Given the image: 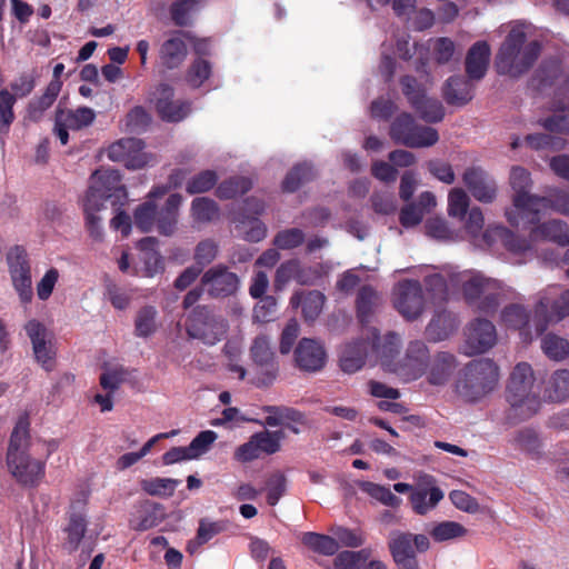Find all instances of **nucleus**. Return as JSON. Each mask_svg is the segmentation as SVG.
<instances>
[{"mask_svg":"<svg viewBox=\"0 0 569 569\" xmlns=\"http://www.w3.org/2000/svg\"><path fill=\"white\" fill-rule=\"evenodd\" d=\"M58 449V441L48 440L30 445L29 420L21 417L10 437L7 468L21 486L34 488L46 476L47 459Z\"/></svg>","mask_w":569,"mask_h":569,"instance_id":"obj_1","label":"nucleus"},{"mask_svg":"<svg viewBox=\"0 0 569 569\" xmlns=\"http://www.w3.org/2000/svg\"><path fill=\"white\" fill-rule=\"evenodd\" d=\"M108 199L113 206H124L129 201L119 171L100 168L90 176L89 187L82 200L87 228L97 240H101L103 236L102 217L99 212L106 210Z\"/></svg>","mask_w":569,"mask_h":569,"instance_id":"obj_2","label":"nucleus"},{"mask_svg":"<svg viewBox=\"0 0 569 569\" xmlns=\"http://www.w3.org/2000/svg\"><path fill=\"white\" fill-rule=\"evenodd\" d=\"M519 28H512L501 43L496 56L495 68L498 74L518 78L526 73L541 53V43L532 40Z\"/></svg>","mask_w":569,"mask_h":569,"instance_id":"obj_3","label":"nucleus"},{"mask_svg":"<svg viewBox=\"0 0 569 569\" xmlns=\"http://www.w3.org/2000/svg\"><path fill=\"white\" fill-rule=\"evenodd\" d=\"M499 380V368L487 358L469 362L456 383L457 393L466 401L476 402L490 393Z\"/></svg>","mask_w":569,"mask_h":569,"instance_id":"obj_4","label":"nucleus"},{"mask_svg":"<svg viewBox=\"0 0 569 569\" xmlns=\"http://www.w3.org/2000/svg\"><path fill=\"white\" fill-rule=\"evenodd\" d=\"M535 377L531 366L518 363L509 379L506 399L515 411V416L525 420L536 415L540 408V398L531 391Z\"/></svg>","mask_w":569,"mask_h":569,"instance_id":"obj_5","label":"nucleus"},{"mask_svg":"<svg viewBox=\"0 0 569 569\" xmlns=\"http://www.w3.org/2000/svg\"><path fill=\"white\" fill-rule=\"evenodd\" d=\"M510 186L515 191L512 198L515 210L506 211L508 222L516 228L520 227V219H526L528 223H537L540 220L537 208L540 196L529 193L531 178L528 170L513 167L510 172Z\"/></svg>","mask_w":569,"mask_h":569,"instance_id":"obj_6","label":"nucleus"},{"mask_svg":"<svg viewBox=\"0 0 569 569\" xmlns=\"http://www.w3.org/2000/svg\"><path fill=\"white\" fill-rule=\"evenodd\" d=\"M569 316V289L557 286L540 291L533 308V326L538 336L542 335L550 323H556Z\"/></svg>","mask_w":569,"mask_h":569,"instance_id":"obj_7","label":"nucleus"},{"mask_svg":"<svg viewBox=\"0 0 569 569\" xmlns=\"http://www.w3.org/2000/svg\"><path fill=\"white\" fill-rule=\"evenodd\" d=\"M395 143L408 148H426L436 144L439 133L435 128L418 124L408 112L396 117L389 132Z\"/></svg>","mask_w":569,"mask_h":569,"instance_id":"obj_8","label":"nucleus"},{"mask_svg":"<svg viewBox=\"0 0 569 569\" xmlns=\"http://www.w3.org/2000/svg\"><path fill=\"white\" fill-rule=\"evenodd\" d=\"M400 84L403 96L420 119L428 123H437L445 118V108L441 101L428 97L425 87L413 76H402Z\"/></svg>","mask_w":569,"mask_h":569,"instance_id":"obj_9","label":"nucleus"},{"mask_svg":"<svg viewBox=\"0 0 569 569\" xmlns=\"http://www.w3.org/2000/svg\"><path fill=\"white\" fill-rule=\"evenodd\" d=\"M389 551L399 569H419L416 551L426 552L430 541L425 535L393 531L388 542Z\"/></svg>","mask_w":569,"mask_h":569,"instance_id":"obj_10","label":"nucleus"},{"mask_svg":"<svg viewBox=\"0 0 569 569\" xmlns=\"http://www.w3.org/2000/svg\"><path fill=\"white\" fill-rule=\"evenodd\" d=\"M186 330L189 337L211 346L223 338L227 323L223 319L217 318L209 307L197 306L188 317Z\"/></svg>","mask_w":569,"mask_h":569,"instance_id":"obj_11","label":"nucleus"},{"mask_svg":"<svg viewBox=\"0 0 569 569\" xmlns=\"http://www.w3.org/2000/svg\"><path fill=\"white\" fill-rule=\"evenodd\" d=\"M250 357L256 367V386H271L278 377L279 366L267 336L260 335L253 339L250 347Z\"/></svg>","mask_w":569,"mask_h":569,"instance_id":"obj_12","label":"nucleus"},{"mask_svg":"<svg viewBox=\"0 0 569 569\" xmlns=\"http://www.w3.org/2000/svg\"><path fill=\"white\" fill-rule=\"evenodd\" d=\"M393 305L398 312L407 320L419 318L425 308V296L418 280L405 279L393 289Z\"/></svg>","mask_w":569,"mask_h":569,"instance_id":"obj_13","label":"nucleus"},{"mask_svg":"<svg viewBox=\"0 0 569 569\" xmlns=\"http://www.w3.org/2000/svg\"><path fill=\"white\" fill-rule=\"evenodd\" d=\"M12 284L22 303L28 305L33 297L31 270L26 251L19 247L11 249L7 256Z\"/></svg>","mask_w":569,"mask_h":569,"instance_id":"obj_14","label":"nucleus"},{"mask_svg":"<svg viewBox=\"0 0 569 569\" xmlns=\"http://www.w3.org/2000/svg\"><path fill=\"white\" fill-rule=\"evenodd\" d=\"M239 282V277L221 263L209 268L201 277V286L208 296L214 299L234 295Z\"/></svg>","mask_w":569,"mask_h":569,"instance_id":"obj_15","label":"nucleus"},{"mask_svg":"<svg viewBox=\"0 0 569 569\" xmlns=\"http://www.w3.org/2000/svg\"><path fill=\"white\" fill-rule=\"evenodd\" d=\"M96 111L89 107L77 109H58L53 131L62 144L69 141L68 130H81L93 123Z\"/></svg>","mask_w":569,"mask_h":569,"instance_id":"obj_16","label":"nucleus"},{"mask_svg":"<svg viewBox=\"0 0 569 569\" xmlns=\"http://www.w3.org/2000/svg\"><path fill=\"white\" fill-rule=\"evenodd\" d=\"M153 96L157 112L163 121L180 122L191 112V102L187 100L174 101V90L169 84H160Z\"/></svg>","mask_w":569,"mask_h":569,"instance_id":"obj_17","label":"nucleus"},{"mask_svg":"<svg viewBox=\"0 0 569 569\" xmlns=\"http://www.w3.org/2000/svg\"><path fill=\"white\" fill-rule=\"evenodd\" d=\"M429 350L423 341L415 340L408 345L403 359L395 368V372L406 380L420 378L427 369Z\"/></svg>","mask_w":569,"mask_h":569,"instance_id":"obj_18","label":"nucleus"},{"mask_svg":"<svg viewBox=\"0 0 569 569\" xmlns=\"http://www.w3.org/2000/svg\"><path fill=\"white\" fill-rule=\"evenodd\" d=\"M327 353L323 346L310 338H302L295 349L296 366L306 372L320 371L326 365Z\"/></svg>","mask_w":569,"mask_h":569,"instance_id":"obj_19","label":"nucleus"},{"mask_svg":"<svg viewBox=\"0 0 569 569\" xmlns=\"http://www.w3.org/2000/svg\"><path fill=\"white\" fill-rule=\"evenodd\" d=\"M106 153L109 160L121 162L127 169L136 170L142 167V144L139 139H120L111 143Z\"/></svg>","mask_w":569,"mask_h":569,"instance_id":"obj_20","label":"nucleus"},{"mask_svg":"<svg viewBox=\"0 0 569 569\" xmlns=\"http://www.w3.org/2000/svg\"><path fill=\"white\" fill-rule=\"evenodd\" d=\"M462 181L478 201L490 203L495 200L496 182L482 168L470 167L466 169Z\"/></svg>","mask_w":569,"mask_h":569,"instance_id":"obj_21","label":"nucleus"},{"mask_svg":"<svg viewBox=\"0 0 569 569\" xmlns=\"http://www.w3.org/2000/svg\"><path fill=\"white\" fill-rule=\"evenodd\" d=\"M497 332L493 323L487 319H476L468 328L467 346L471 353H483L495 346Z\"/></svg>","mask_w":569,"mask_h":569,"instance_id":"obj_22","label":"nucleus"},{"mask_svg":"<svg viewBox=\"0 0 569 569\" xmlns=\"http://www.w3.org/2000/svg\"><path fill=\"white\" fill-rule=\"evenodd\" d=\"M491 49L487 41L475 42L467 51L465 71L470 80H482L490 64Z\"/></svg>","mask_w":569,"mask_h":569,"instance_id":"obj_23","label":"nucleus"},{"mask_svg":"<svg viewBox=\"0 0 569 569\" xmlns=\"http://www.w3.org/2000/svg\"><path fill=\"white\" fill-rule=\"evenodd\" d=\"M473 80L468 77L455 74L449 77L442 87V97L449 106L463 107L475 96Z\"/></svg>","mask_w":569,"mask_h":569,"instance_id":"obj_24","label":"nucleus"},{"mask_svg":"<svg viewBox=\"0 0 569 569\" xmlns=\"http://www.w3.org/2000/svg\"><path fill=\"white\" fill-rule=\"evenodd\" d=\"M521 224L526 227L535 226L530 231V238L532 240H547L555 242L559 246H568L569 244V227L568 224L558 219H552L542 223H528L526 219L521 220Z\"/></svg>","mask_w":569,"mask_h":569,"instance_id":"obj_25","label":"nucleus"},{"mask_svg":"<svg viewBox=\"0 0 569 569\" xmlns=\"http://www.w3.org/2000/svg\"><path fill=\"white\" fill-rule=\"evenodd\" d=\"M192 40L193 38L182 31H176L167 39L160 48L161 63L168 69L180 67L187 58L188 49L183 38Z\"/></svg>","mask_w":569,"mask_h":569,"instance_id":"obj_26","label":"nucleus"},{"mask_svg":"<svg viewBox=\"0 0 569 569\" xmlns=\"http://www.w3.org/2000/svg\"><path fill=\"white\" fill-rule=\"evenodd\" d=\"M182 202V197L179 193H172L166 200L164 206L160 211L156 210L153 218L150 220L148 228L151 230V224L156 221L157 230L162 236H171L176 230L178 222V211Z\"/></svg>","mask_w":569,"mask_h":569,"instance_id":"obj_27","label":"nucleus"},{"mask_svg":"<svg viewBox=\"0 0 569 569\" xmlns=\"http://www.w3.org/2000/svg\"><path fill=\"white\" fill-rule=\"evenodd\" d=\"M62 88L61 81H50L44 92L33 98L27 108L26 119L32 122L40 121L44 112L54 103Z\"/></svg>","mask_w":569,"mask_h":569,"instance_id":"obj_28","label":"nucleus"},{"mask_svg":"<svg viewBox=\"0 0 569 569\" xmlns=\"http://www.w3.org/2000/svg\"><path fill=\"white\" fill-rule=\"evenodd\" d=\"M369 342L365 339H358L348 343L340 357V367L347 373H353L360 370L368 356Z\"/></svg>","mask_w":569,"mask_h":569,"instance_id":"obj_29","label":"nucleus"},{"mask_svg":"<svg viewBox=\"0 0 569 569\" xmlns=\"http://www.w3.org/2000/svg\"><path fill=\"white\" fill-rule=\"evenodd\" d=\"M456 358L449 352L437 353L430 365L428 382L432 386L445 385L456 369Z\"/></svg>","mask_w":569,"mask_h":569,"instance_id":"obj_30","label":"nucleus"},{"mask_svg":"<svg viewBox=\"0 0 569 569\" xmlns=\"http://www.w3.org/2000/svg\"><path fill=\"white\" fill-rule=\"evenodd\" d=\"M501 319L508 328L519 330L525 341L531 340L530 315L523 306L512 303L505 307Z\"/></svg>","mask_w":569,"mask_h":569,"instance_id":"obj_31","label":"nucleus"},{"mask_svg":"<svg viewBox=\"0 0 569 569\" xmlns=\"http://www.w3.org/2000/svg\"><path fill=\"white\" fill-rule=\"evenodd\" d=\"M537 208L539 212L541 210H551L569 217V191L560 188L549 189L546 196L539 197Z\"/></svg>","mask_w":569,"mask_h":569,"instance_id":"obj_32","label":"nucleus"},{"mask_svg":"<svg viewBox=\"0 0 569 569\" xmlns=\"http://www.w3.org/2000/svg\"><path fill=\"white\" fill-rule=\"evenodd\" d=\"M443 498V492L438 487H432L429 490L412 491L409 500L413 511L417 515L423 516L429 510L433 509Z\"/></svg>","mask_w":569,"mask_h":569,"instance_id":"obj_33","label":"nucleus"},{"mask_svg":"<svg viewBox=\"0 0 569 569\" xmlns=\"http://www.w3.org/2000/svg\"><path fill=\"white\" fill-rule=\"evenodd\" d=\"M378 299L377 291L371 286H362L357 295L356 311L357 318L362 326H367L375 312Z\"/></svg>","mask_w":569,"mask_h":569,"instance_id":"obj_34","label":"nucleus"},{"mask_svg":"<svg viewBox=\"0 0 569 569\" xmlns=\"http://www.w3.org/2000/svg\"><path fill=\"white\" fill-rule=\"evenodd\" d=\"M545 397L552 402H561L569 398V370H556L545 389Z\"/></svg>","mask_w":569,"mask_h":569,"instance_id":"obj_35","label":"nucleus"},{"mask_svg":"<svg viewBox=\"0 0 569 569\" xmlns=\"http://www.w3.org/2000/svg\"><path fill=\"white\" fill-rule=\"evenodd\" d=\"M251 188V179L243 176H233L218 184L216 196L221 200H230L246 194Z\"/></svg>","mask_w":569,"mask_h":569,"instance_id":"obj_36","label":"nucleus"},{"mask_svg":"<svg viewBox=\"0 0 569 569\" xmlns=\"http://www.w3.org/2000/svg\"><path fill=\"white\" fill-rule=\"evenodd\" d=\"M315 177L316 172L310 163H298L284 177L282 190L286 192H295L302 184L313 180Z\"/></svg>","mask_w":569,"mask_h":569,"instance_id":"obj_37","label":"nucleus"},{"mask_svg":"<svg viewBox=\"0 0 569 569\" xmlns=\"http://www.w3.org/2000/svg\"><path fill=\"white\" fill-rule=\"evenodd\" d=\"M301 542L312 551L323 556H333L339 549V543L335 538L311 531L302 535Z\"/></svg>","mask_w":569,"mask_h":569,"instance_id":"obj_38","label":"nucleus"},{"mask_svg":"<svg viewBox=\"0 0 569 569\" xmlns=\"http://www.w3.org/2000/svg\"><path fill=\"white\" fill-rule=\"evenodd\" d=\"M296 299L301 303L302 316L307 321H313L321 312L326 297L318 290L302 293L300 297L293 296L291 303L295 305Z\"/></svg>","mask_w":569,"mask_h":569,"instance_id":"obj_39","label":"nucleus"},{"mask_svg":"<svg viewBox=\"0 0 569 569\" xmlns=\"http://www.w3.org/2000/svg\"><path fill=\"white\" fill-rule=\"evenodd\" d=\"M251 437L257 446L260 456H270L280 450L281 441L284 439L286 435L282 430H262L253 433Z\"/></svg>","mask_w":569,"mask_h":569,"instance_id":"obj_40","label":"nucleus"},{"mask_svg":"<svg viewBox=\"0 0 569 569\" xmlns=\"http://www.w3.org/2000/svg\"><path fill=\"white\" fill-rule=\"evenodd\" d=\"M144 277H153L164 271V258L154 249L158 240L154 237H144Z\"/></svg>","mask_w":569,"mask_h":569,"instance_id":"obj_41","label":"nucleus"},{"mask_svg":"<svg viewBox=\"0 0 569 569\" xmlns=\"http://www.w3.org/2000/svg\"><path fill=\"white\" fill-rule=\"evenodd\" d=\"M202 6V0H177L170 6V16L178 27L191 24V14Z\"/></svg>","mask_w":569,"mask_h":569,"instance_id":"obj_42","label":"nucleus"},{"mask_svg":"<svg viewBox=\"0 0 569 569\" xmlns=\"http://www.w3.org/2000/svg\"><path fill=\"white\" fill-rule=\"evenodd\" d=\"M212 74V63L208 59L194 58L186 72L187 83L200 88Z\"/></svg>","mask_w":569,"mask_h":569,"instance_id":"obj_43","label":"nucleus"},{"mask_svg":"<svg viewBox=\"0 0 569 569\" xmlns=\"http://www.w3.org/2000/svg\"><path fill=\"white\" fill-rule=\"evenodd\" d=\"M218 203L207 197L194 198L191 202V214L198 222H211L219 217Z\"/></svg>","mask_w":569,"mask_h":569,"instance_id":"obj_44","label":"nucleus"},{"mask_svg":"<svg viewBox=\"0 0 569 569\" xmlns=\"http://www.w3.org/2000/svg\"><path fill=\"white\" fill-rule=\"evenodd\" d=\"M541 349L549 359L561 361L569 356V341L555 333H547L541 340Z\"/></svg>","mask_w":569,"mask_h":569,"instance_id":"obj_45","label":"nucleus"},{"mask_svg":"<svg viewBox=\"0 0 569 569\" xmlns=\"http://www.w3.org/2000/svg\"><path fill=\"white\" fill-rule=\"evenodd\" d=\"M361 490L372 499L390 508H398L402 502L401 498L391 492L388 487L379 483L365 481L361 485Z\"/></svg>","mask_w":569,"mask_h":569,"instance_id":"obj_46","label":"nucleus"},{"mask_svg":"<svg viewBox=\"0 0 569 569\" xmlns=\"http://www.w3.org/2000/svg\"><path fill=\"white\" fill-rule=\"evenodd\" d=\"M218 180L219 177L214 170H202L188 180L186 191L189 194L208 192L217 184Z\"/></svg>","mask_w":569,"mask_h":569,"instance_id":"obj_47","label":"nucleus"},{"mask_svg":"<svg viewBox=\"0 0 569 569\" xmlns=\"http://www.w3.org/2000/svg\"><path fill=\"white\" fill-rule=\"evenodd\" d=\"M371 550L368 548L358 551L345 550L337 553L333 566L336 569H360L369 559Z\"/></svg>","mask_w":569,"mask_h":569,"instance_id":"obj_48","label":"nucleus"},{"mask_svg":"<svg viewBox=\"0 0 569 569\" xmlns=\"http://www.w3.org/2000/svg\"><path fill=\"white\" fill-rule=\"evenodd\" d=\"M234 221L238 223V227H249L248 230L244 231V239L250 242H259L267 234L266 224L257 217H249L244 213H238L234 217Z\"/></svg>","mask_w":569,"mask_h":569,"instance_id":"obj_49","label":"nucleus"},{"mask_svg":"<svg viewBox=\"0 0 569 569\" xmlns=\"http://www.w3.org/2000/svg\"><path fill=\"white\" fill-rule=\"evenodd\" d=\"M493 283L477 274L463 282L462 292L466 301L469 305H476V302L489 290L492 289Z\"/></svg>","mask_w":569,"mask_h":569,"instance_id":"obj_50","label":"nucleus"},{"mask_svg":"<svg viewBox=\"0 0 569 569\" xmlns=\"http://www.w3.org/2000/svg\"><path fill=\"white\" fill-rule=\"evenodd\" d=\"M561 73V64L556 59L543 61L536 70L533 80L540 88L551 87Z\"/></svg>","mask_w":569,"mask_h":569,"instance_id":"obj_51","label":"nucleus"},{"mask_svg":"<svg viewBox=\"0 0 569 569\" xmlns=\"http://www.w3.org/2000/svg\"><path fill=\"white\" fill-rule=\"evenodd\" d=\"M306 239L305 232L299 228H289L277 232L273 246L280 250H292L300 247Z\"/></svg>","mask_w":569,"mask_h":569,"instance_id":"obj_52","label":"nucleus"},{"mask_svg":"<svg viewBox=\"0 0 569 569\" xmlns=\"http://www.w3.org/2000/svg\"><path fill=\"white\" fill-rule=\"evenodd\" d=\"M32 351L37 362L47 371L54 367L57 348L54 337L32 346Z\"/></svg>","mask_w":569,"mask_h":569,"instance_id":"obj_53","label":"nucleus"},{"mask_svg":"<svg viewBox=\"0 0 569 569\" xmlns=\"http://www.w3.org/2000/svg\"><path fill=\"white\" fill-rule=\"evenodd\" d=\"M467 529L456 521H442L436 525L430 531V536L437 542H442L463 537Z\"/></svg>","mask_w":569,"mask_h":569,"instance_id":"obj_54","label":"nucleus"},{"mask_svg":"<svg viewBox=\"0 0 569 569\" xmlns=\"http://www.w3.org/2000/svg\"><path fill=\"white\" fill-rule=\"evenodd\" d=\"M16 103L14 96L8 90L0 91V134H7L9 128L14 120L13 106Z\"/></svg>","mask_w":569,"mask_h":569,"instance_id":"obj_55","label":"nucleus"},{"mask_svg":"<svg viewBox=\"0 0 569 569\" xmlns=\"http://www.w3.org/2000/svg\"><path fill=\"white\" fill-rule=\"evenodd\" d=\"M228 523L224 520L209 521L201 519L197 530L194 542L198 546L204 545L210 541L217 535L227 530Z\"/></svg>","mask_w":569,"mask_h":569,"instance_id":"obj_56","label":"nucleus"},{"mask_svg":"<svg viewBox=\"0 0 569 569\" xmlns=\"http://www.w3.org/2000/svg\"><path fill=\"white\" fill-rule=\"evenodd\" d=\"M180 480L171 478H152L144 480V492L151 496L171 497Z\"/></svg>","mask_w":569,"mask_h":569,"instance_id":"obj_57","label":"nucleus"},{"mask_svg":"<svg viewBox=\"0 0 569 569\" xmlns=\"http://www.w3.org/2000/svg\"><path fill=\"white\" fill-rule=\"evenodd\" d=\"M132 371L123 367L104 371L100 376V385L106 391H114L120 383L131 382Z\"/></svg>","mask_w":569,"mask_h":569,"instance_id":"obj_58","label":"nucleus"},{"mask_svg":"<svg viewBox=\"0 0 569 569\" xmlns=\"http://www.w3.org/2000/svg\"><path fill=\"white\" fill-rule=\"evenodd\" d=\"M431 51L437 64H447L455 54L456 44L450 38L440 37L433 40Z\"/></svg>","mask_w":569,"mask_h":569,"instance_id":"obj_59","label":"nucleus"},{"mask_svg":"<svg viewBox=\"0 0 569 569\" xmlns=\"http://www.w3.org/2000/svg\"><path fill=\"white\" fill-rule=\"evenodd\" d=\"M219 247L212 239L200 241L194 249L193 259L194 264L202 269L210 264L218 256Z\"/></svg>","mask_w":569,"mask_h":569,"instance_id":"obj_60","label":"nucleus"},{"mask_svg":"<svg viewBox=\"0 0 569 569\" xmlns=\"http://www.w3.org/2000/svg\"><path fill=\"white\" fill-rule=\"evenodd\" d=\"M217 438V432L212 430L200 431L188 446L191 457L197 459L208 452Z\"/></svg>","mask_w":569,"mask_h":569,"instance_id":"obj_61","label":"nucleus"},{"mask_svg":"<svg viewBox=\"0 0 569 569\" xmlns=\"http://www.w3.org/2000/svg\"><path fill=\"white\" fill-rule=\"evenodd\" d=\"M469 197L462 189H452L448 196V212L451 217L463 218L468 211Z\"/></svg>","mask_w":569,"mask_h":569,"instance_id":"obj_62","label":"nucleus"},{"mask_svg":"<svg viewBox=\"0 0 569 569\" xmlns=\"http://www.w3.org/2000/svg\"><path fill=\"white\" fill-rule=\"evenodd\" d=\"M287 489V478L281 472H276L267 480V502L276 506Z\"/></svg>","mask_w":569,"mask_h":569,"instance_id":"obj_63","label":"nucleus"},{"mask_svg":"<svg viewBox=\"0 0 569 569\" xmlns=\"http://www.w3.org/2000/svg\"><path fill=\"white\" fill-rule=\"evenodd\" d=\"M68 533L67 543L71 550L78 548L83 535L86 532V520L82 515H71L68 527L66 529Z\"/></svg>","mask_w":569,"mask_h":569,"instance_id":"obj_64","label":"nucleus"}]
</instances>
